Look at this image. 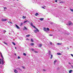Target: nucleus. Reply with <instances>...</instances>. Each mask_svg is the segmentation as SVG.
<instances>
[{"mask_svg":"<svg viewBox=\"0 0 73 73\" xmlns=\"http://www.w3.org/2000/svg\"><path fill=\"white\" fill-rule=\"evenodd\" d=\"M7 20V19H2L1 21H5Z\"/></svg>","mask_w":73,"mask_h":73,"instance_id":"obj_1","label":"nucleus"},{"mask_svg":"<svg viewBox=\"0 0 73 73\" xmlns=\"http://www.w3.org/2000/svg\"><path fill=\"white\" fill-rule=\"evenodd\" d=\"M15 27L17 29H20V27L17 26V25H15Z\"/></svg>","mask_w":73,"mask_h":73,"instance_id":"obj_2","label":"nucleus"},{"mask_svg":"<svg viewBox=\"0 0 73 73\" xmlns=\"http://www.w3.org/2000/svg\"><path fill=\"white\" fill-rule=\"evenodd\" d=\"M44 31L45 32H47V29L46 28L44 27Z\"/></svg>","mask_w":73,"mask_h":73,"instance_id":"obj_3","label":"nucleus"},{"mask_svg":"<svg viewBox=\"0 0 73 73\" xmlns=\"http://www.w3.org/2000/svg\"><path fill=\"white\" fill-rule=\"evenodd\" d=\"M73 25V23H72V22H70L68 23V25H69V26H70V25Z\"/></svg>","mask_w":73,"mask_h":73,"instance_id":"obj_4","label":"nucleus"},{"mask_svg":"<svg viewBox=\"0 0 73 73\" xmlns=\"http://www.w3.org/2000/svg\"><path fill=\"white\" fill-rule=\"evenodd\" d=\"M4 64V60H1V64L2 65H3Z\"/></svg>","mask_w":73,"mask_h":73,"instance_id":"obj_5","label":"nucleus"},{"mask_svg":"<svg viewBox=\"0 0 73 73\" xmlns=\"http://www.w3.org/2000/svg\"><path fill=\"white\" fill-rule=\"evenodd\" d=\"M27 22H28V23H29V21L28 20L25 21H24V23H27Z\"/></svg>","mask_w":73,"mask_h":73,"instance_id":"obj_6","label":"nucleus"},{"mask_svg":"<svg viewBox=\"0 0 73 73\" xmlns=\"http://www.w3.org/2000/svg\"><path fill=\"white\" fill-rule=\"evenodd\" d=\"M14 72L15 73H17V70H15L14 71Z\"/></svg>","mask_w":73,"mask_h":73,"instance_id":"obj_7","label":"nucleus"},{"mask_svg":"<svg viewBox=\"0 0 73 73\" xmlns=\"http://www.w3.org/2000/svg\"><path fill=\"white\" fill-rule=\"evenodd\" d=\"M72 72H73V70H70V71H69V73H71Z\"/></svg>","mask_w":73,"mask_h":73,"instance_id":"obj_8","label":"nucleus"},{"mask_svg":"<svg viewBox=\"0 0 73 73\" xmlns=\"http://www.w3.org/2000/svg\"><path fill=\"white\" fill-rule=\"evenodd\" d=\"M38 13H36V14H35V16H38Z\"/></svg>","mask_w":73,"mask_h":73,"instance_id":"obj_9","label":"nucleus"},{"mask_svg":"<svg viewBox=\"0 0 73 73\" xmlns=\"http://www.w3.org/2000/svg\"><path fill=\"white\" fill-rule=\"evenodd\" d=\"M39 47H41V46H42V44H39Z\"/></svg>","mask_w":73,"mask_h":73,"instance_id":"obj_10","label":"nucleus"},{"mask_svg":"<svg viewBox=\"0 0 73 73\" xmlns=\"http://www.w3.org/2000/svg\"><path fill=\"white\" fill-rule=\"evenodd\" d=\"M31 46H33V45H34V44L33 43H31Z\"/></svg>","mask_w":73,"mask_h":73,"instance_id":"obj_11","label":"nucleus"},{"mask_svg":"<svg viewBox=\"0 0 73 73\" xmlns=\"http://www.w3.org/2000/svg\"><path fill=\"white\" fill-rule=\"evenodd\" d=\"M51 52L50 51H49L48 52V54L50 55V54Z\"/></svg>","mask_w":73,"mask_h":73,"instance_id":"obj_12","label":"nucleus"},{"mask_svg":"<svg viewBox=\"0 0 73 73\" xmlns=\"http://www.w3.org/2000/svg\"><path fill=\"white\" fill-rule=\"evenodd\" d=\"M47 29V31H50V29H49V28H46Z\"/></svg>","mask_w":73,"mask_h":73,"instance_id":"obj_13","label":"nucleus"},{"mask_svg":"<svg viewBox=\"0 0 73 73\" xmlns=\"http://www.w3.org/2000/svg\"><path fill=\"white\" fill-rule=\"evenodd\" d=\"M44 20V18H41L40 19V20H41V21H42Z\"/></svg>","mask_w":73,"mask_h":73,"instance_id":"obj_14","label":"nucleus"},{"mask_svg":"<svg viewBox=\"0 0 73 73\" xmlns=\"http://www.w3.org/2000/svg\"><path fill=\"white\" fill-rule=\"evenodd\" d=\"M57 54H58V55H61V54L60 53H58Z\"/></svg>","mask_w":73,"mask_h":73,"instance_id":"obj_15","label":"nucleus"},{"mask_svg":"<svg viewBox=\"0 0 73 73\" xmlns=\"http://www.w3.org/2000/svg\"><path fill=\"white\" fill-rule=\"evenodd\" d=\"M31 26H33V23L32 22H31Z\"/></svg>","mask_w":73,"mask_h":73,"instance_id":"obj_16","label":"nucleus"},{"mask_svg":"<svg viewBox=\"0 0 73 73\" xmlns=\"http://www.w3.org/2000/svg\"><path fill=\"white\" fill-rule=\"evenodd\" d=\"M24 28L25 30H28V29L26 27H25Z\"/></svg>","mask_w":73,"mask_h":73,"instance_id":"obj_17","label":"nucleus"},{"mask_svg":"<svg viewBox=\"0 0 73 73\" xmlns=\"http://www.w3.org/2000/svg\"><path fill=\"white\" fill-rule=\"evenodd\" d=\"M30 36V35H26L27 37H29Z\"/></svg>","mask_w":73,"mask_h":73,"instance_id":"obj_18","label":"nucleus"},{"mask_svg":"<svg viewBox=\"0 0 73 73\" xmlns=\"http://www.w3.org/2000/svg\"><path fill=\"white\" fill-rule=\"evenodd\" d=\"M36 31H37V32H39V30L38 29L36 28Z\"/></svg>","mask_w":73,"mask_h":73,"instance_id":"obj_19","label":"nucleus"},{"mask_svg":"<svg viewBox=\"0 0 73 73\" xmlns=\"http://www.w3.org/2000/svg\"><path fill=\"white\" fill-rule=\"evenodd\" d=\"M1 61H4V58H2Z\"/></svg>","mask_w":73,"mask_h":73,"instance_id":"obj_20","label":"nucleus"},{"mask_svg":"<svg viewBox=\"0 0 73 73\" xmlns=\"http://www.w3.org/2000/svg\"><path fill=\"white\" fill-rule=\"evenodd\" d=\"M31 42H33L34 40H33V39H32V38L31 39Z\"/></svg>","mask_w":73,"mask_h":73,"instance_id":"obj_21","label":"nucleus"},{"mask_svg":"<svg viewBox=\"0 0 73 73\" xmlns=\"http://www.w3.org/2000/svg\"><path fill=\"white\" fill-rule=\"evenodd\" d=\"M12 44H14V45H16V44H15V43L14 42H12Z\"/></svg>","mask_w":73,"mask_h":73,"instance_id":"obj_22","label":"nucleus"},{"mask_svg":"<svg viewBox=\"0 0 73 73\" xmlns=\"http://www.w3.org/2000/svg\"><path fill=\"white\" fill-rule=\"evenodd\" d=\"M3 42L4 44H5L6 45H8V44L7 43L5 42Z\"/></svg>","mask_w":73,"mask_h":73,"instance_id":"obj_23","label":"nucleus"},{"mask_svg":"<svg viewBox=\"0 0 73 73\" xmlns=\"http://www.w3.org/2000/svg\"><path fill=\"white\" fill-rule=\"evenodd\" d=\"M23 54V55H24V56H27V54L25 53H24Z\"/></svg>","mask_w":73,"mask_h":73,"instance_id":"obj_24","label":"nucleus"},{"mask_svg":"<svg viewBox=\"0 0 73 73\" xmlns=\"http://www.w3.org/2000/svg\"><path fill=\"white\" fill-rule=\"evenodd\" d=\"M32 27H33V28H35V29H36L37 28H36V27H35V26L33 25V26Z\"/></svg>","mask_w":73,"mask_h":73,"instance_id":"obj_25","label":"nucleus"},{"mask_svg":"<svg viewBox=\"0 0 73 73\" xmlns=\"http://www.w3.org/2000/svg\"><path fill=\"white\" fill-rule=\"evenodd\" d=\"M34 32L35 33H37V31L36 30H34Z\"/></svg>","mask_w":73,"mask_h":73,"instance_id":"obj_26","label":"nucleus"},{"mask_svg":"<svg viewBox=\"0 0 73 73\" xmlns=\"http://www.w3.org/2000/svg\"><path fill=\"white\" fill-rule=\"evenodd\" d=\"M53 57V55L52 54L51 55V57L50 58L51 59H52V57Z\"/></svg>","mask_w":73,"mask_h":73,"instance_id":"obj_27","label":"nucleus"},{"mask_svg":"<svg viewBox=\"0 0 73 73\" xmlns=\"http://www.w3.org/2000/svg\"><path fill=\"white\" fill-rule=\"evenodd\" d=\"M54 62V63H56L57 62V60H55Z\"/></svg>","mask_w":73,"mask_h":73,"instance_id":"obj_28","label":"nucleus"},{"mask_svg":"<svg viewBox=\"0 0 73 73\" xmlns=\"http://www.w3.org/2000/svg\"><path fill=\"white\" fill-rule=\"evenodd\" d=\"M23 23H21L20 26H22V25H23Z\"/></svg>","mask_w":73,"mask_h":73,"instance_id":"obj_29","label":"nucleus"},{"mask_svg":"<svg viewBox=\"0 0 73 73\" xmlns=\"http://www.w3.org/2000/svg\"><path fill=\"white\" fill-rule=\"evenodd\" d=\"M31 50H32V51H35V49L33 48L31 49Z\"/></svg>","mask_w":73,"mask_h":73,"instance_id":"obj_30","label":"nucleus"},{"mask_svg":"<svg viewBox=\"0 0 73 73\" xmlns=\"http://www.w3.org/2000/svg\"><path fill=\"white\" fill-rule=\"evenodd\" d=\"M70 11H72V12H73V9H70Z\"/></svg>","mask_w":73,"mask_h":73,"instance_id":"obj_31","label":"nucleus"},{"mask_svg":"<svg viewBox=\"0 0 73 73\" xmlns=\"http://www.w3.org/2000/svg\"><path fill=\"white\" fill-rule=\"evenodd\" d=\"M50 45H52V42H50Z\"/></svg>","mask_w":73,"mask_h":73,"instance_id":"obj_32","label":"nucleus"},{"mask_svg":"<svg viewBox=\"0 0 73 73\" xmlns=\"http://www.w3.org/2000/svg\"><path fill=\"white\" fill-rule=\"evenodd\" d=\"M23 19H25V17L24 16H23Z\"/></svg>","mask_w":73,"mask_h":73,"instance_id":"obj_33","label":"nucleus"},{"mask_svg":"<svg viewBox=\"0 0 73 73\" xmlns=\"http://www.w3.org/2000/svg\"><path fill=\"white\" fill-rule=\"evenodd\" d=\"M0 68H3V66H1V65L0 66Z\"/></svg>","mask_w":73,"mask_h":73,"instance_id":"obj_34","label":"nucleus"},{"mask_svg":"<svg viewBox=\"0 0 73 73\" xmlns=\"http://www.w3.org/2000/svg\"><path fill=\"white\" fill-rule=\"evenodd\" d=\"M57 45H61V44L58 43L57 44Z\"/></svg>","mask_w":73,"mask_h":73,"instance_id":"obj_35","label":"nucleus"},{"mask_svg":"<svg viewBox=\"0 0 73 73\" xmlns=\"http://www.w3.org/2000/svg\"><path fill=\"white\" fill-rule=\"evenodd\" d=\"M34 52H35V53H38V52L37 51H35Z\"/></svg>","mask_w":73,"mask_h":73,"instance_id":"obj_36","label":"nucleus"},{"mask_svg":"<svg viewBox=\"0 0 73 73\" xmlns=\"http://www.w3.org/2000/svg\"><path fill=\"white\" fill-rule=\"evenodd\" d=\"M18 59H19V58H20V56H18Z\"/></svg>","mask_w":73,"mask_h":73,"instance_id":"obj_37","label":"nucleus"},{"mask_svg":"<svg viewBox=\"0 0 73 73\" xmlns=\"http://www.w3.org/2000/svg\"><path fill=\"white\" fill-rule=\"evenodd\" d=\"M4 10H5V9H7V7H4Z\"/></svg>","mask_w":73,"mask_h":73,"instance_id":"obj_38","label":"nucleus"},{"mask_svg":"<svg viewBox=\"0 0 73 73\" xmlns=\"http://www.w3.org/2000/svg\"><path fill=\"white\" fill-rule=\"evenodd\" d=\"M53 36V35H51V34L50 35V36Z\"/></svg>","mask_w":73,"mask_h":73,"instance_id":"obj_39","label":"nucleus"},{"mask_svg":"<svg viewBox=\"0 0 73 73\" xmlns=\"http://www.w3.org/2000/svg\"><path fill=\"white\" fill-rule=\"evenodd\" d=\"M50 24H53V22H51L50 23Z\"/></svg>","mask_w":73,"mask_h":73,"instance_id":"obj_40","label":"nucleus"},{"mask_svg":"<svg viewBox=\"0 0 73 73\" xmlns=\"http://www.w3.org/2000/svg\"><path fill=\"white\" fill-rule=\"evenodd\" d=\"M70 55L71 56H72L73 57V55L72 54H71Z\"/></svg>","mask_w":73,"mask_h":73,"instance_id":"obj_41","label":"nucleus"},{"mask_svg":"<svg viewBox=\"0 0 73 73\" xmlns=\"http://www.w3.org/2000/svg\"><path fill=\"white\" fill-rule=\"evenodd\" d=\"M43 71H44V72H45L46 71V70L45 69H43Z\"/></svg>","mask_w":73,"mask_h":73,"instance_id":"obj_42","label":"nucleus"},{"mask_svg":"<svg viewBox=\"0 0 73 73\" xmlns=\"http://www.w3.org/2000/svg\"><path fill=\"white\" fill-rule=\"evenodd\" d=\"M42 8L43 9H45V8L43 7H42Z\"/></svg>","mask_w":73,"mask_h":73,"instance_id":"obj_43","label":"nucleus"},{"mask_svg":"<svg viewBox=\"0 0 73 73\" xmlns=\"http://www.w3.org/2000/svg\"><path fill=\"white\" fill-rule=\"evenodd\" d=\"M68 64H70V65H71V63H70V62H69Z\"/></svg>","mask_w":73,"mask_h":73,"instance_id":"obj_44","label":"nucleus"},{"mask_svg":"<svg viewBox=\"0 0 73 73\" xmlns=\"http://www.w3.org/2000/svg\"><path fill=\"white\" fill-rule=\"evenodd\" d=\"M19 70H20L21 71H22V69H19Z\"/></svg>","mask_w":73,"mask_h":73,"instance_id":"obj_45","label":"nucleus"},{"mask_svg":"<svg viewBox=\"0 0 73 73\" xmlns=\"http://www.w3.org/2000/svg\"><path fill=\"white\" fill-rule=\"evenodd\" d=\"M55 1V2H56V3H57V0H56Z\"/></svg>","mask_w":73,"mask_h":73,"instance_id":"obj_46","label":"nucleus"},{"mask_svg":"<svg viewBox=\"0 0 73 73\" xmlns=\"http://www.w3.org/2000/svg\"><path fill=\"white\" fill-rule=\"evenodd\" d=\"M57 69H58V70H59V69H60V68H57Z\"/></svg>","mask_w":73,"mask_h":73,"instance_id":"obj_47","label":"nucleus"},{"mask_svg":"<svg viewBox=\"0 0 73 73\" xmlns=\"http://www.w3.org/2000/svg\"><path fill=\"white\" fill-rule=\"evenodd\" d=\"M71 67H72V68H73V65H71Z\"/></svg>","mask_w":73,"mask_h":73,"instance_id":"obj_48","label":"nucleus"},{"mask_svg":"<svg viewBox=\"0 0 73 73\" xmlns=\"http://www.w3.org/2000/svg\"><path fill=\"white\" fill-rule=\"evenodd\" d=\"M9 24H11V22L9 21Z\"/></svg>","mask_w":73,"mask_h":73,"instance_id":"obj_49","label":"nucleus"},{"mask_svg":"<svg viewBox=\"0 0 73 73\" xmlns=\"http://www.w3.org/2000/svg\"><path fill=\"white\" fill-rule=\"evenodd\" d=\"M22 67L23 69H25V67L23 66Z\"/></svg>","mask_w":73,"mask_h":73,"instance_id":"obj_50","label":"nucleus"},{"mask_svg":"<svg viewBox=\"0 0 73 73\" xmlns=\"http://www.w3.org/2000/svg\"><path fill=\"white\" fill-rule=\"evenodd\" d=\"M3 32H7V31H5V30H4V31H3Z\"/></svg>","mask_w":73,"mask_h":73,"instance_id":"obj_51","label":"nucleus"},{"mask_svg":"<svg viewBox=\"0 0 73 73\" xmlns=\"http://www.w3.org/2000/svg\"><path fill=\"white\" fill-rule=\"evenodd\" d=\"M63 3V2H60V3Z\"/></svg>","mask_w":73,"mask_h":73,"instance_id":"obj_52","label":"nucleus"},{"mask_svg":"<svg viewBox=\"0 0 73 73\" xmlns=\"http://www.w3.org/2000/svg\"><path fill=\"white\" fill-rule=\"evenodd\" d=\"M1 61H0V64H1Z\"/></svg>","mask_w":73,"mask_h":73,"instance_id":"obj_53","label":"nucleus"},{"mask_svg":"<svg viewBox=\"0 0 73 73\" xmlns=\"http://www.w3.org/2000/svg\"><path fill=\"white\" fill-rule=\"evenodd\" d=\"M0 52L1 55H2V53H1V52Z\"/></svg>","mask_w":73,"mask_h":73,"instance_id":"obj_54","label":"nucleus"},{"mask_svg":"<svg viewBox=\"0 0 73 73\" xmlns=\"http://www.w3.org/2000/svg\"><path fill=\"white\" fill-rule=\"evenodd\" d=\"M15 49H17V48L16 47H15Z\"/></svg>","mask_w":73,"mask_h":73,"instance_id":"obj_55","label":"nucleus"},{"mask_svg":"<svg viewBox=\"0 0 73 73\" xmlns=\"http://www.w3.org/2000/svg\"><path fill=\"white\" fill-rule=\"evenodd\" d=\"M67 49H68V50H69V48H68V47L67 48Z\"/></svg>","mask_w":73,"mask_h":73,"instance_id":"obj_56","label":"nucleus"},{"mask_svg":"<svg viewBox=\"0 0 73 73\" xmlns=\"http://www.w3.org/2000/svg\"><path fill=\"white\" fill-rule=\"evenodd\" d=\"M26 40H29V39H27Z\"/></svg>","mask_w":73,"mask_h":73,"instance_id":"obj_57","label":"nucleus"},{"mask_svg":"<svg viewBox=\"0 0 73 73\" xmlns=\"http://www.w3.org/2000/svg\"><path fill=\"white\" fill-rule=\"evenodd\" d=\"M2 58H4V57H3V56H2L1 57Z\"/></svg>","mask_w":73,"mask_h":73,"instance_id":"obj_58","label":"nucleus"},{"mask_svg":"<svg viewBox=\"0 0 73 73\" xmlns=\"http://www.w3.org/2000/svg\"><path fill=\"white\" fill-rule=\"evenodd\" d=\"M1 57L3 56V55H1Z\"/></svg>","mask_w":73,"mask_h":73,"instance_id":"obj_59","label":"nucleus"},{"mask_svg":"<svg viewBox=\"0 0 73 73\" xmlns=\"http://www.w3.org/2000/svg\"><path fill=\"white\" fill-rule=\"evenodd\" d=\"M15 56H16V54L15 53Z\"/></svg>","mask_w":73,"mask_h":73,"instance_id":"obj_60","label":"nucleus"},{"mask_svg":"<svg viewBox=\"0 0 73 73\" xmlns=\"http://www.w3.org/2000/svg\"><path fill=\"white\" fill-rule=\"evenodd\" d=\"M11 23L12 24H13V23H12V22H11Z\"/></svg>","mask_w":73,"mask_h":73,"instance_id":"obj_61","label":"nucleus"},{"mask_svg":"<svg viewBox=\"0 0 73 73\" xmlns=\"http://www.w3.org/2000/svg\"><path fill=\"white\" fill-rule=\"evenodd\" d=\"M0 61H1V59H0Z\"/></svg>","mask_w":73,"mask_h":73,"instance_id":"obj_62","label":"nucleus"},{"mask_svg":"<svg viewBox=\"0 0 73 73\" xmlns=\"http://www.w3.org/2000/svg\"><path fill=\"white\" fill-rule=\"evenodd\" d=\"M0 40H1V39H0Z\"/></svg>","mask_w":73,"mask_h":73,"instance_id":"obj_63","label":"nucleus"},{"mask_svg":"<svg viewBox=\"0 0 73 73\" xmlns=\"http://www.w3.org/2000/svg\"><path fill=\"white\" fill-rule=\"evenodd\" d=\"M67 35H69V34H67Z\"/></svg>","mask_w":73,"mask_h":73,"instance_id":"obj_64","label":"nucleus"}]
</instances>
